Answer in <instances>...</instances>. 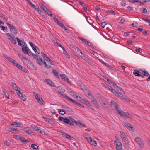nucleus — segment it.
<instances>
[{
  "label": "nucleus",
  "mask_w": 150,
  "mask_h": 150,
  "mask_svg": "<svg viewBox=\"0 0 150 150\" xmlns=\"http://www.w3.org/2000/svg\"><path fill=\"white\" fill-rule=\"evenodd\" d=\"M99 102L100 105L105 110L108 109L109 102L107 99L103 98H101Z\"/></svg>",
  "instance_id": "f257e3e1"
},
{
  "label": "nucleus",
  "mask_w": 150,
  "mask_h": 150,
  "mask_svg": "<svg viewBox=\"0 0 150 150\" xmlns=\"http://www.w3.org/2000/svg\"><path fill=\"white\" fill-rule=\"evenodd\" d=\"M58 93L59 94L62 95L63 96V97H64L65 99H66L67 100L70 101V100H69V99H68L67 98H66L67 97H68L65 94H63V93H64L65 91L64 88L62 87H59L58 88Z\"/></svg>",
  "instance_id": "f03ea898"
},
{
  "label": "nucleus",
  "mask_w": 150,
  "mask_h": 150,
  "mask_svg": "<svg viewBox=\"0 0 150 150\" xmlns=\"http://www.w3.org/2000/svg\"><path fill=\"white\" fill-rule=\"evenodd\" d=\"M33 96H34L38 102L41 105H43L44 101L42 98L39 95L35 92H33Z\"/></svg>",
  "instance_id": "7ed1b4c3"
},
{
  "label": "nucleus",
  "mask_w": 150,
  "mask_h": 150,
  "mask_svg": "<svg viewBox=\"0 0 150 150\" xmlns=\"http://www.w3.org/2000/svg\"><path fill=\"white\" fill-rule=\"evenodd\" d=\"M114 143L115 145L116 150H122V144L118 140H115Z\"/></svg>",
  "instance_id": "20e7f679"
},
{
  "label": "nucleus",
  "mask_w": 150,
  "mask_h": 150,
  "mask_svg": "<svg viewBox=\"0 0 150 150\" xmlns=\"http://www.w3.org/2000/svg\"><path fill=\"white\" fill-rule=\"evenodd\" d=\"M135 140L140 148H143L144 147V145L143 141L139 137H138L136 138Z\"/></svg>",
  "instance_id": "39448f33"
},
{
  "label": "nucleus",
  "mask_w": 150,
  "mask_h": 150,
  "mask_svg": "<svg viewBox=\"0 0 150 150\" xmlns=\"http://www.w3.org/2000/svg\"><path fill=\"white\" fill-rule=\"evenodd\" d=\"M34 58L36 60L37 63L40 65H42L44 64V61L42 58L39 56L35 55Z\"/></svg>",
  "instance_id": "423d86ee"
},
{
  "label": "nucleus",
  "mask_w": 150,
  "mask_h": 150,
  "mask_svg": "<svg viewBox=\"0 0 150 150\" xmlns=\"http://www.w3.org/2000/svg\"><path fill=\"white\" fill-rule=\"evenodd\" d=\"M110 105L112 108H114L115 109L117 112L118 110L120 109V108L119 107V105L117 103L113 100H112L111 102Z\"/></svg>",
  "instance_id": "0eeeda50"
},
{
  "label": "nucleus",
  "mask_w": 150,
  "mask_h": 150,
  "mask_svg": "<svg viewBox=\"0 0 150 150\" xmlns=\"http://www.w3.org/2000/svg\"><path fill=\"white\" fill-rule=\"evenodd\" d=\"M124 124L126 128L132 132H134V127L132 126L130 123L127 122H124Z\"/></svg>",
  "instance_id": "6e6552de"
},
{
  "label": "nucleus",
  "mask_w": 150,
  "mask_h": 150,
  "mask_svg": "<svg viewBox=\"0 0 150 150\" xmlns=\"http://www.w3.org/2000/svg\"><path fill=\"white\" fill-rule=\"evenodd\" d=\"M7 25L9 28L11 32L12 33L15 35L17 34V30L15 27L8 23H7Z\"/></svg>",
  "instance_id": "1a4fd4ad"
},
{
  "label": "nucleus",
  "mask_w": 150,
  "mask_h": 150,
  "mask_svg": "<svg viewBox=\"0 0 150 150\" xmlns=\"http://www.w3.org/2000/svg\"><path fill=\"white\" fill-rule=\"evenodd\" d=\"M85 139L91 144L95 146H96L97 144L96 142L91 137H89L88 138L85 137Z\"/></svg>",
  "instance_id": "9d476101"
},
{
  "label": "nucleus",
  "mask_w": 150,
  "mask_h": 150,
  "mask_svg": "<svg viewBox=\"0 0 150 150\" xmlns=\"http://www.w3.org/2000/svg\"><path fill=\"white\" fill-rule=\"evenodd\" d=\"M138 71L139 73L142 74L143 75L146 76H148L149 75L148 72L144 69H139Z\"/></svg>",
  "instance_id": "9b49d317"
},
{
  "label": "nucleus",
  "mask_w": 150,
  "mask_h": 150,
  "mask_svg": "<svg viewBox=\"0 0 150 150\" xmlns=\"http://www.w3.org/2000/svg\"><path fill=\"white\" fill-rule=\"evenodd\" d=\"M66 98H67L68 99H69V100H70V101H71L75 105L78 106H79L81 108H84V106L83 105L80 104V103H79L78 102L76 101L75 100L72 99L71 98L69 97H67Z\"/></svg>",
  "instance_id": "f8f14e48"
},
{
  "label": "nucleus",
  "mask_w": 150,
  "mask_h": 150,
  "mask_svg": "<svg viewBox=\"0 0 150 150\" xmlns=\"http://www.w3.org/2000/svg\"><path fill=\"white\" fill-rule=\"evenodd\" d=\"M58 120L60 121H63L64 123L67 124L69 123L70 122V120L67 117L64 118L63 117L60 116L59 117Z\"/></svg>",
  "instance_id": "ddd939ff"
},
{
  "label": "nucleus",
  "mask_w": 150,
  "mask_h": 150,
  "mask_svg": "<svg viewBox=\"0 0 150 150\" xmlns=\"http://www.w3.org/2000/svg\"><path fill=\"white\" fill-rule=\"evenodd\" d=\"M121 137L123 142H126L127 140V137L126 134L123 131H121L120 132Z\"/></svg>",
  "instance_id": "4468645a"
},
{
  "label": "nucleus",
  "mask_w": 150,
  "mask_h": 150,
  "mask_svg": "<svg viewBox=\"0 0 150 150\" xmlns=\"http://www.w3.org/2000/svg\"><path fill=\"white\" fill-rule=\"evenodd\" d=\"M86 93V96L91 100L94 99L95 98L91 93L89 90H88L87 92H85V93Z\"/></svg>",
  "instance_id": "2eb2a0df"
},
{
  "label": "nucleus",
  "mask_w": 150,
  "mask_h": 150,
  "mask_svg": "<svg viewBox=\"0 0 150 150\" xmlns=\"http://www.w3.org/2000/svg\"><path fill=\"white\" fill-rule=\"evenodd\" d=\"M18 56L19 58L22 60H24L23 61L25 63H26L28 62H30L23 55L19 53H18Z\"/></svg>",
  "instance_id": "dca6fc26"
},
{
  "label": "nucleus",
  "mask_w": 150,
  "mask_h": 150,
  "mask_svg": "<svg viewBox=\"0 0 150 150\" xmlns=\"http://www.w3.org/2000/svg\"><path fill=\"white\" fill-rule=\"evenodd\" d=\"M120 109H119L117 112L118 114L121 116H123L124 117H126L127 112H124L123 111L120 110Z\"/></svg>",
  "instance_id": "f3484780"
},
{
  "label": "nucleus",
  "mask_w": 150,
  "mask_h": 150,
  "mask_svg": "<svg viewBox=\"0 0 150 150\" xmlns=\"http://www.w3.org/2000/svg\"><path fill=\"white\" fill-rule=\"evenodd\" d=\"M133 74L136 76H141L142 78H143L144 76L143 75H141L139 73V72L138 71L135 69L134 71L133 72Z\"/></svg>",
  "instance_id": "a211bd4d"
},
{
  "label": "nucleus",
  "mask_w": 150,
  "mask_h": 150,
  "mask_svg": "<svg viewBox=\"0 0 150 150\" xmlns=\"http://www.w3.org/2000/svg\"><path fill=\"white\" fill-rule=\"evenodd\" d=\"M61 133H62V135L64 137H65L68 139H70L71 140L72 139L71 138L72 137L70 135L67 134V133L64 132H61Z\"/></svg>",
  "instance_id": "6ab92c4d"
},
{
  "label": "nucleus",
  "mask_w": 150,
  "mask_h": 150,
  "mask_svg": "<svg viewBox=\"0 0 150 150\" xmlns=\"http://www.w3.org/2000/svg\"><path fill=\"white\" fill-rule=\"evenodd\" d=\"M79 83H81V84L80 85V86L81 87V89L83 90L85 92V91H86V92H87V91L88 90L86 89V87L85 85L82 84V83H81V81H79Z\"/></svg>",
  "instance_id": "aec40b11"
},
{
  "label": "nucleus",
  "mask_w": 150,
  "mask_h": 150,
  "mask_svg": "<svg viewBox=\"0 0 150 150\" xmlns=\"http://www.w3.org/2000/svg\"><path fill=\"white\" fill-rule=\"evenodd\" d=\"M69 94L72 96L74 97V98H78L79 97V96L77 95L76 93L73 91H69Z\"/></svg>",
  "instance_id": "412c9836"
},
{
  "label": "nucleus",
  "mask_w": 150,
  "mask_h": 150,
  "mask_svg": "<svg viewBox=\"0 0 150 150\" xmlns=\"http://www.w3.org/2000/svg\"><path fill=\"white\" fill-rule=\"evenodd\" d=\"M28 50H29V49L27 47H25L22 48H21V50L22 52L25 54H28L27 52Z\"/></svg>",
  "instance_id": "4be33fe9"
},
{
  "label": "nucleus",
  "mask_w": 150,
  "mask_h": 150,
  "mask_svg": "<svg viewBox=\"0 0 150 150\" xmlns=\"http://www.w3.org/2000/svg\"><path fill=\"white\" fill-rule=\"evenodd\" d=\"M24 131L28 134H30L32 133V131L27 127L24 129Z\"/></svg>",
  "instance_id": "5701e85b"
},
{
  "label": "nucleus",
  "mask_w": 150,
  "mask_h": 150,
  "mask_svg": "<svg viewBox=\"0 0 150 150\" xmlns=\"http://www.w3.org/2000/svg\"><path fill=\"white\" fill-rule=\"evenodd\" d=\"M123 144H124L125 147L127 149H128L129 147V143L127 140L126 141V142H123Z\"/></svg>",
  "instance_id": "b1692460"
},
{
  "label": "nucleus",
  "mask_w": 150,
  "mask_h": 150,
  "mask_svg": "<svg viewBox=\"0 0 150 150\" xmlns=\"http://www.w3.org/2000/svg\"><path fill=\"white\" fill-rule=\"evenodd\" d=\"M45 81H46L47 83H48L52 86L53 87L55 86V85L51 80L49 79H46Z\"/></svg>",
  "instance_id": "393cba45"
},
{
  "label": "nucleus",
  "mask_w": 150,
  "mask_h": 150,
  "mask_svg": "<svg viewBox=\"0 0 150 150\" xmlns=\"http://www.w3.org/2000/svg\"><path fill=\"white\" fill-rule=\"evenodd\" d=\"M36 11L39 13V14L41 15L44 17H46L45 13L43 12V11H42L43 10H36Z\"/></svg>",
  "instance_id": "a878e982"
},
{
  "label": "nucleus",
  "mask_w": 150,
  "mask_h": 150,
  "mask_svg": "<svg viewBox=\"0 0 150 150\" xmlns=\"http://www.w3.org/2000/svg\"><path fill=\"white\" fill-rule=\"evenodd\" d=\"M19 96L24 101L26 100V98L25 94H23L22 93H21V95H19Z\"/></svg>",
  "instance_id": "bb28decb"
},
{
  "label": "nucleus",
  "mask_w": 150,
  "mask_h": 150,
  "mask_svg": "<svg viewBox=\"0 0 150 150\" xmlns=\"http://www.w3.org/2000/svg\"><path fill=\"white\" fill-rule=\"evenodd\" d=\"M115 96L122 99L124 97V96L123 94L120 93L118 92L116 93Z\"/></svg>",
  "instance_id": "cd10ccee"
},
{
  "label": "nucleus",
  "mask_w": 150,
  "mask_h": 150,
  "mask_svg": "<svg viewBox=\"0 0 150 150\" xmlns=\"http://www.w3.org/2000/svg\"><path fill=\"white\" fill-rule=\"evenodd\" d=\"M13 126H15L16 127H20V126L21 125V123L19 122L18 123H17V122H15L13 123H11V124Z\"/></svg>",
  "instance_id": "c85d7f7f"
},
{
  "label": "nucleus",
  "mask_w": 150,
  "mask_h": 150,
  "mask_svg": "<svg viewBox=\"0 0 150 150\" xmlns=\"http://www.w3.org/2000/svg\"><path fill=\"white\" fill-rule=\"evenodd\" d=\"M29 5L31 7H33V8H34L35 9H39V7H38V6H36L32 3V2L30 3Z\"/></svg>",
  "instance_id": "c756f323"
},
{
  "label": "nucleus",
  "mask_w": 150,
  "mask_h": 150,
  "mask_svg": "<svg viewBox=\"0 0 150 150\" xmlns=\"http://www.w3.org/2000/svg\"><path fill=\"white\" fill-rule=\"evenodd\" d=\"M19 139L22 142V143H23L24 142H28V141L25 139V138L22 137L20 136Z\"/></svg>",
  "instance_id": "7c9ffc66"
},
{
  "label": "nucleus",
  "mask_w": 150,
  "mask_h": 150,
  "mask_svg": "<svg viewBox=\"0 0 150 150\" xmlns=\"http://www.w3.org/2000/svg\"><path fill=\"white\" fill-rule=\"evenodd\" d=\"M58 111L59 113L60 114H61L62 115H64L66 113V112L63 110L58 109Z\"/></svg>",
  "instance_id": "2f4dec72"
},
{
  "label": "nucleus",
  "mask_w": 150,
  "mask_h": 150,
  "mask_svg": "<svg viewBox=\"0 0 150 150\" xmlns=\"http://www.w3.org/2000/svg\"><path fill=\"white\" fill-rule=\"evenodd\" d=\"M8 39H9L11 41V42L13 44H16V40L12 37H9V38H8Z\"/></svg>",
  "instance_id": "473e14b6"
},
{
  "label": "nucleus",
  "mask_w": 150,
  "mask_h": 150,
  "mask_svg": "<svg viewBox=\"0 0 150 150\" xmlns=\"http://www.w3.org/2000/svg\"><path fill=\"white\" fill-rule=\"evenodd\" d=\"M15 39H16L17 40L18 45L19 46H21V45H22L21 43H22V42H23V41L20 40L17 37L15 38Z\"/></svg>",
  "instance_id": "72a5a7b5"
},
{
  "label": "nucleus",
  "mask_w": 150,
  "mask_h": 150,
  "mask_svg": "<svg viewBox=\"0 0 150 150\" xmlns=\"http://www.w3.org/2000/svg\"><path fill=\"white\" fill-rule=\"evenodd\" d=\"M29 43L31 46L32 47V49L33 50L34 49L35 50V48H36L37 47L34 44L31 42H30Z\"/></svg>",
  "instance_id": "f704fd0d"
},
{
  "label": "nucleus",
  "mask_w": 150,
  "mask_h": 150,
  "mask_svg": "<svg viewBox=\"0 0 150 150\" xmlns=\"http://www.w3.org/2000/svg\"><path fill=\"white\" fill-rule=\"evenodd\" d=\"M59 46L62 49L64 52V53L66 55H67L68 54V53L67 51L65 50V48L63 46H62L61 44H59Z\"/></svg>",
  "instance_id": "c9c22d12"
},
{
  "label": "nucleus",
  "mask_w": 150,
  "mask_h": 150,
  "mask_svg": "<svg viewBox=\"0 0 150 150\" xmlns=\"http://www.w3.org/2000/svg\"><path fill=\"white\" fill-rule=\"evenodd\" d=\"M60 75L61 76L62 79H64V80H65L67 79V78H68L64 74H60Z\"/></svg>",
  "instance_id": "e433bc0d"
},
{
  "label": "nucleus",
  "mask_w": 150,
  "mask_h": 150,
  "mask_svg": "<svg viewBox=\"0 0 150 150\" xmlns=\"http://www.w3.org/2000/svg\"><path fill=\"white\" fill-rule=\"evenodd\" d=\"M28 54H27L29 56H33V57L34 56L35 54H34L29 49V50H28L27 52Z\"/></svg>",
  "instance_id": "4c0bfd02"
},
{
  "label": "nucleus",
  "mask_w": 150,
  "mask_h": 150,
  "mask_svg": "<svg viewBox=\"0 0 150 150\" xmlns=\"http://www.w3.org/2000/svg\"><path fill=\"white\" fill-rule=\"evenodd\" d=\"M42 117L45 120V121L47 122H48L49 123H51L52 122V120H51L49 118L45 117Z\"/></svg>",
  "instance_id": "58836bf2"
},
{
  "label": "nucleus",
  "mask_w": 150,
  "mask_h": 150,
  "mask_svg": "<svg viewBox=\"0 0 150 150\" xmlns=\"http://www.w3.org/2000/svg\"><path fill=\"white\" fill-rule=\"evenodd\" d=\"M31 146L33 149L35 150H37L38 148V146L34 144H31Z\"/></svg>",
  "instance_id": "ea45409f"
},
{
  "label": "nucleus",
  "mask_w": 150,
  "mask_h": 150,
  "mask_svg": "<svg viewBox=\"0 0 150 150\" xmlns=\"http://www.w3.org/2000/svg\"><path fill=\"white\" fill-rule=\"evenodd\" d=\"M53 72L56 76L59 78V77L58 76V73L57 72L56 70L55 69L53 70Z\"/></svg>",
  "instance_id": "a19ab883"
},
{
  "label": "nucleus",
  "mask_w": 150,
  "mask_h": 150,
  "mask_svg": "<svg viewBox=\"0 0 150 150\" xmlns=\"http://www.w3.org/2000/svg\"><path fill=\"white\" fill-rule=\"evenodd\" d=\"M126 117L131 119L133 117V116L132 115H131L128 113H127Z\"/></svg>",
  "instance_id": "79ce46f5"
},
{
  "label": "nucleus",
  "mask_w": 150,
  "mask_h": 150,
  "mask_svg": "<svg viewBox=\"0 0 150 150\" xmlns=\"http://www.w3.org/2000/svg\"><path fill=\"white\" fill-rule=\"evenodd\" d=\"M112 93H113L115 95H116V93H117V91H116L112 87L110 90Z\"/></svg>",
  "instance_id": "37998d69"
},
{
  "label": "nucleus",
  "mask_w": 150,
  "mask_h": 150,
  "mask_svg": "<svg viewBox=\"0 0 150 150\" xmlns=\"http://www.w3.org/2000/svg\"><path fill=\"white\" fill-rule=\"evenodd\" d=\"M78 98L80 99V100L83 103H86V101H87V100L86 99L82 98L79 96Z\"/></svg>",
  "instance_id": "c03bdc74"
},
{
  "label": "nucleus",
  "mask_w": 150,
  "mask_h": 150,
  "mask_svg": "<svg viewBox=\"0 0 150 150\" xmlns=\"http://www.w3.org/2000/svg\"><path fill=\"white\" fill-rule=\"evenodd\" d=\"M33 50L35 51V53L37 54H39L40 52V50L37 47L36 48H35V50L34 49Z\"/></svg>",
  "instance_id": "a18cd8bd"
},
{
  "label": "nucleus",
  "mask_w": 150,
  "mask_h": 150,
  "mask_svg": "<svg viewBox=\"0 0 150 150\" xmlns=\"http://www.w3.org/2000/svg\"><path fill=\"white\" fill-rule=\"evenodd\" d=\"M23 71V72L28 73V71L26 69V68H25V67H23V66L22 67H21V69Z\"/></svg>",
  "instance_id": "49530a36"
},
{
  "label": "nucleus",
  "mask_w": 150,
  "mask_h": 150,
  "mask_svg": "<svg viewBox=\"0 0 150 150\" xmlns=\"http://www.w3.org/2000/svg\"><path fill=\"white\" fill-rule=\"evenodd\" d=\"M43 64L45 65V66L47 68H50L51 66L49 64H47L45 61H44Z\"/></svg>",
  "instance_id": "de8ad7c7"
},
{
  "label": "nucleus",
  "mask_w": 150,
  "mask_h": 150,
  "mask_svg": "<svg viewBox=\"0 0 150 150\" xmlns=\"http://www.w3.org/2000/svg\"><path fill=\"white\" fill-rule=\"evenodd\" d=\"M39 4L40 8H41L42 9H47L42 4Z\"/></svg>",
  "instance_id": "09e8293b"
},
{
  "label": "nucleus",
  "mask_w": 150,
  "mask_h": 150,
  "mask_svg": "<svg viewBox=\"0 0 150 150\" xmlns=\"http://www.w3.org/2000/svg\"><path fill=\"white\" fill-rule=\"evenodd\" d=\"M107 12L109 13H111V14L113 15H115V12L112 10H108Z\"/></svg>",
  "instance_id": "8fccbe9b"
},
{
  "label": "nucleus",
  "mask_w": 150,
  "mask_h": 150,
  "mask_svg": "<svg viewBox=\"0 0 150 150\" xmlns=\"http://www.w3.org/2000/svg\"><path fill=\"white\" fill-rule=\"evenodd\" d=\"M31 127L33 129V130H34L36 131V130H37V128H38V127L34 125H31Z\"/></svg>",
  "instance_id": "3c124183"
},
{
  "label": "nucleus",
  "mask_w": 150,
  "mask_h": 150,
  "mask_svg": "<svg viewBox=\"0 0 150 150\" xmlns=\"http://www.w3.org/2000/svg\"><path fill=\"white\" fill-rule=\"evenodd\" d=\"M10 132H13L15 131V132L16 133H18L19 131L18 130L15 129V128H12L10 131Z\"/></svg>",
  "instance_id": "603ef678"
},
{
  "label": "nucleus",
  "mask_w": 150,
  "mask_h": 150,
  "mask_svg": "<svg viewBox=\"0 0 150 150\" xmlns=\"http://www.w3.org/2000/svg\"><path fill=\"white\" fill-rule=\"evenodd\" d=\"M43 10L45 11L46 12H47L49 15H50L51 16L52 15V13L50 11V10Z\"/></svg>",
  "instance_id": "864d4df0"
},
{
  "label": "nucleus",
  "mask_w": 150,
  "mask_h": 150,
  "mask_svg": "<svg viewBox=\"0 0 150 150\" xmlns=\"http://www.w3.org/2000/svg\"><path fill=\"white\" fill-rule=\"evenodd\" d=\"M132 25L134 27H137L138 25V23L137 22L134 21V22L132 24Z\"/></svg>",
  "instance_id": "5fc2aeb1"
},
{
  "label": "nucleus",
  "mask_w": 150,
  "mask_h": 150,
  "mask_svg": "<svg viewBox=\"0 0 150 150\" xmlns=\"http://www.w3.org/2000/svg\"><path fill=\"white\" fill-rule=\"evenodd\" d=\"M51 39L52 42L54 44H56V41H57L55 38H54L53 37H51Z\"/></svg>",
  "instance_id": "6e6d98bb"
},
{
  "label": "nucleus",
  "mask_w": 150,
  "mask_h": 150,
  "mask_svg": "<svg viewBox=\"0 0 150 150\" xmlns=\"http://www.w3.org/2000/svg\"><path fill=\"white\" fill-rule=\"evenodd\" d=\"M104 86L106 88L109 90H110L111 88L112 87L109 85L107 84H105Z\"/></svg>",
  "instance_id": "4d7b16f0"
},
{
  "label": "nucleus",
  "mask_w": 150,
  "mask_h": 150,
  "mask_svg": "<svg viewBox=\"0 0 150 150\" xmlns=\"http://www.w3.org/2000/svg\"><path fill=\"white\" fill-rule=\"evenodd\" d=\"M66 108V110L67 111H68V112H72L73 110L70 108H69L68 107H67Z\"/></svg>",
  "instance_id": "13d9d810"
},
{
  "label": "nucleus",
  "mask_w": 150,
  "mask_h": 150,
  "mask_svg": "<svg viewBox=\"0 0 150 150\" xmlns=\"http://www.w3.org/2000/svg\"><path fill=\"white\" fill-rule=\"evenodd\" d=\"M107 24V23L106 22H103L101 23V26L103 28H104L105 25Z\"/></svg>",
  "instance_id": "bf43d9fd"
},
{
  "label": "nucleus",
  "mask_w": 150,
  "mask_h": 150,
  "mask_svg": "<svg viewBox=\"0 0 150 150\" xmlns=\"http://www.w3.org/2000/svg\"><path fill=\"white\" fill-rule=\"evenodd\" d=\"M74 122L78 126H80L81 125V124L79 122H78L76 121H74Z\"/></svg>",
  "instance_id": "052dcab7"
},
{
  "label": "nucleus",
  "mask_w": 150,
  "mask_h": 150,
  "mask_svg": "<svg viewBox=\"0 0 150 150\" xmlns=\"http://www.w3.org/2000/svg\"><path fill=\"white\" fill-rule=\"evenodd\" d=\"M22 44H21V46L22 47V48L25 47H27V45L23 41L22 42Z\"/></svg>",
  "instance_id": "680f3d73"
},
{
  "label": "nucleus",
  "mask_w": 150,
  "mask_h": 150,
  "mask_svg": "<svg viewBox=\"0 0 150 150\" xmlns=\"http://www.w3.org/2000/svg\"><path fill=\"white\" fill-rule=\"evenodd\" d=\"M53 19L54 21L57 24L59 22V21H58V19L56 17H53Z\"/></svg>",
  "instance_id": "e2e57ef3"
},
{
  "label": "nucleus",
  "mask_w": 150,
  "mask_h": 150,
  "mask_svg": "<svg viewBox=\"0 0 150 150\" xmlns=\"http://www.w3.org/2000/svg\"><path fill=\"white\" fill-rule=\"evenodd\" d=\"M79 38L83 42H84L85 43H86V39H85L83 38L79 37Z\"/></svg>",
  "instance_id": "0e129e2a"
},
{
  "label": "nucleus",
  "mask_w": 150,
  "mask_h": 150,
  "mask_svg": "<svg viewBox=\"0 0 150 150\" xmlns=\"http://www.w3.org/2000/svg\"><path fill=\"white\" fill-rule=\"evenodd\" d=\"M1 30L4 31H5L6 29L7 28V27L6 26L5 27L3 25H2L1 26Z\"/></svg>",
  "instance_id": "69168bd1"
},
{
  "label": "nucleus",
  "mask_w": 150,
  "mask_h": 150,
  "mask_svg": "<svg viewBox=\"0 0 150 150\" xmlns=\"http://www.w3.org/2000/svg\"><path fill=\"white\" fill-rule=\"evenodd\" d=\"M8 60L11 62L12 63L13 62H15V60L12 58H10L9 57V58L8 59Z\"/></svg>",
  "instance_id": "338daca9"
},
{
  "label": "nucleus",
  "mask_w": 150,
  "mask_h": 150,
  "mask_svg": "<svg viewBox=\"0 0 150 150\" xmlns=\"http://www.w3.org/2000/svg\"><path fill=\"white\" fill-rule=\"evenodd\" d=\"M4 144L8 146L10 144L9 142L5 140L4 141Z\"/></svg>",
  "instance_id": "774afa93"
}]
</instances>
